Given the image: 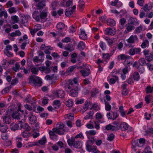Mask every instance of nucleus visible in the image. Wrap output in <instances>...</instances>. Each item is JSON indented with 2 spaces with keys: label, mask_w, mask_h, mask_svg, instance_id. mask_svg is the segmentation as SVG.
Listing matches in <instances>:
<instances>
[{
  "label": "nucleus",
  "mask_w": 153,
  "mask_h": 153,
  "mask_svg": "<svg viewBox=\"0 0 153 153\" xmlns=\"http://www.w3.org/2000/svg\"><path fill=\"white\" fill-rule=\"evenodd\" d=\"M79 81V79L78 77H75L73 80L70 79L68 81L69 84L65 87V89L67 88L71 89L70 95L72 97H75L77 95L78 92L77 89L74 88V87H77V85Z\"/></svg>",
  "instance_id": "obj_1"
},
{
  "label": "nucleus",
  "mask_w": 153,
  "mask_h": 153,
  "mask_svg": "<svg viewBox=\"0 0 153 153\" xmlns=\"http://www.w3.org/2000/svg\"><path fill=\"white\" fill-rule=\"evenodd\" d=\"M33 18L37 22H42L47 16V12L44 11H41L40 13L38 11L33 12L32 14Z\"/></svg>",
  "instance_id": "obj_2"
},
{
  "label": "nucleus",
  "mask_w": 153,
  "mask_h": 153,
  "mask_svg": "<svg viewBox=\"0 0 153 153\" xmlns=\"http://www.w3.org/2000/svg\"><path fill=\"white\" fill-rule=\"evenodd\" d=\"M121 72L120 70H117L116 69L113 70V71L107 77L108 81L110 84H114L118 80L119 78L117 76V73H120Z\"/></svg>",
  "instance_id": "obj_3"
},
{
  "label": "nucleus",
  "mask_w": 153,
  "mask_h": 153,
  "mask_svg": "<svg viewBox=\"0 0 153 153\" xmlns=\"http://www.w3.org/2000/svg\"><path fill=\"white\" fill-rule=\"evenodd\" d=\"M30 82L32 85L37 87L41 86L42 84V79L34 75H31L30 76Z\"/></svg>",
  "instance_id": "obj_4"
},
{
  "label": "nucleus",
  "mask_w": 153,
  "mask_h": 153,
  "mask_svg": "<svg viewBox=\"0 0 153 153\" xmlns=\"http://www.w3.org/2000/svg\"><path fill=\"white\" fill-rule=\"evenodd\" d=\"M64 95V92L63 90H55L52 92V94L49 96V97L52 100H53L55 98H62Z\"/></svg>",
  "instance_id": "obj_5"
},
{
  "label": "nucleus",
  "mask_w": 153,
  "mask_h": 153,
  "mask_svg": "<svg viewBox=\"0 0 153 153\" xmlns=\"http://www.w3.org/2000/svg\"><path fill=\"white\" fill-rule=\"evenodd\" d=\"M93 143V142L92 140H88L86 143V149L89 152H92L94 153H97L98 150L97 147L96 146H91Z\"/></svg>",
  "instance_id": "obj_6"
},
{
  "label": "nucleus",
  "mask_w": 153,
  "mask_h": 153,
  "mask_svg": "<svg viewBox=\"0 0 153 153\" xmlns=\"http://www.w3.org/2000/svg\"><path fill=\"white\" fill-rule=\"evenodd\" d=\"M50 138L53 140L56 141L58 139V136L56 134H63V133L57 129L53 128L52 131H50L49 133Z\"/></svg>",
  "instance_id": "obj_7"
},
{
  "label": "nucleus",
  "mask_w": 153,
  "mask_h": 153,
  "mask_svg": "<svg viewBox=\"0 0 153 153\" xmlns=\"http://www.w3.org/2000/svg\"><path fill=\"white\" fill-rule=\"evenodd\" d=\"M28 112L29 113L28 115L29 123L31 124H35L36 126H37L39 123L37 122L36 117L33 115L31 111Z\"/></svg>",
  "instance_id": "obj_8"
},
{
  "label": "nucleus",
  "mask_w": 153,
  "mask_h": 153,
  "mask_svg": "<svg viewBox=\"0 0 153 153\" xmlns=\"http://www.w3.org/2000/svg\"><path fill=\"white\" fill-rule=\"evenodd\" d=\"M25 116L26 115L24 116L23 119H22L19 122V124L21 128H23L27 131H28L30 130L31 128L29 126L27 123H24L25 120Z\"/></svg>",
  "instance_id": "obj_9"
},
{
  "label": "nucleus",
  "mask_w": 153,
  "mask_h": 153,
  "mask_svg": "<svg viewBox=\"0 0 153 153\" xmlns=\"http://www.w3.org/2000/svg\"><path fill=\"white\" fill-rule=\"evenodd\" d=\"M97 134L96 131L94 130H91L88 131H86L85 134L89 140H92L94 142L95 140L94 135Z\"/></svg>",
  "instance_id": "obj_10"
},
{
  "label": "nucleus",
  "mask_w": 153,
  "mask_h": 153,
  "mask_svg": "<svg viewBox=\"0 0 153 153\" xmlns=\"http://www.w3.org/2000/svg\"><path fill=\"white\" fill-rule=\"evenodd\" d=\"M44 54L42 52L39 53L38 56H35L33 58V61L34 62H42L44 60Z\"/></svg>",
  "instance_id": "obj_11"
},
{
  "label": "nucleus",
  "mask_w": 153,
  "mask_h": 153,
  "mask_svg": "<svg viewBox=\"0 0 153 153\" xmlns=\"http://www.w3.org/2000/svg\"><path fill=\"white\" fill-rule=\"evenodd\" d=\"M56 129H58L61 131L63 133V134L66 132L68 131L69 129L65 127H64V124L62 123H59L56 125Z\"/></svg>",
  "instance_id": "obj_12"
},
{
  "label": "nucleus",
  "mask_w": 153,
  "mask_h": 153,
  "mask_svg": "<svg viewBox=\"0 0 153 153\" xmlns=\"http://www.w3.org/2000/svg\"><path fill=\"white\" fill-rule=\"evenodd\" d=\"M126 41L129 43L134 44L138 42V40L136 35H132Z\"/></svg>",
  "instance_id": "obj_13"
},
{
  "label": "nucleus",
  "mask_w": 153,
  "mask_h": 153,
  "mask_svg": "<svg viewBox=\"0 0 153 153\" xmlns=\"http://www.w3.org/2000/svg\"><path fill=\"white\" fill-rule=\"evenodd\" d=\"M120 128L122 131H125L128 129V131H132V128L130 127L126 123L123 122L120 125Z\"/></svg>",
  "instance_id": "obj_14"
},
{
  "label": "nucleus",
  "mask_w": 153,
  "mask_h": 153,
  "mask_svg": "<svg viewBox=\"0 0 153 153\" xmlns=\"http://www.w3.org/2000/svg\"><path fill=\"white\" fill-rule=\"evenodd\" d=\"M118 70H120L121 72L120 73H117V74H120L121 75L120 77L123 80H124L126 78V74L128 73V68H123L122 70L118 69Z\"/></svg>",
  "instance_id": "obj_15"
},
{
  "label": "nucleus",
  "mask_w": 153,
  "mask_h": 153,
  "mask_svg": "<svg viewBox=\"0 0 153 153\" xmlns=\"http://www.w3.org/2000/svg\"><path fill=\"white\" fill-rule=\"evenodd\" d=\"M118 114L117 112H109L107 114V116L108 119H116L118 117Z\"/></svg>",
  "instance_id": "obj_16"
},
{
  "label": "nucleus",
  "mask_w": 153,
  "mask_h": 153,
  "mask_svg": "<svg viewBox=\"0 0 153 153\" xmlns=\"http://www.w3.org/2000/svg\"><path fill=\"white\" fill-rule=\"evenodd\" d=\"M76 6L74 5L71 8L66 9L65 11V14L67 16H70L72 15L74 10L76 9Z\"/></svg>",
  "instance_id": "obj_17"
},
{
  "label": "nucleus",
  "mask_w": 153,
  "mask_h": 153,
  "mask_svg": "<svg viewBox=\"0 0 153 153\" xmlns=\"http://www.w3.org/2000/svg\"><path fill=\"white\" fill-rule=\"evenodd\" d=\"M133 59L131 57L128 56L126 60L124 62V64L126 66H129L131 65Z\"/></svg>",
  "instance_id": "obj_18"
},
{
  "label": "nucleus",
  "mask_w": 153,
  "mask_h": 153,
  "mask_svg": "<svg viewBox=\"0 0 153 153\" xmlns=\"http://www.w3.org/2000/svg\"><path fill=\"white\" fill-rule=\"evenodd\" d=\"M115 30L111 28H107L105 30V33L107 35H113L115 33Z\"/></svg>",
  "instance_id": "obj_19"
},
{
  "label": "nucleus",
  "mask_w": 153,
  "mask_h": 153,
  "mask_svg": "<svg viewBox=\"0 0 153 153\" xmlns=\"http://www.w3.org/2000/svg\"><path fill=\"white\" fill-rule=\"evenodd\" d=\"M126 29L124 32L125 33H128L134 28V25H131L130 24L128 23L126 25Z\"/></svg>",
  "instance_id": "obj_20"
},
{
  "label": "nucleus",
  "mask_w": 153,
  "mask_h": 153,
  "mask_svg": "<svg viewBox=\"0 0 153 153\" xmlns=\"http://www.w3.org/2000/svg\"><path fill=\"white\" fill-rule=\"evenodd\" d=\"M80 72L82 74V76L85 77L89 75L90 73V70L88 68L82 69L80 71Z\"/></svg>",
  "instance_id": "obj_21"
},
{
  "label": "nucleus",
  "mask_w": 153,
  "mask_h": 153,
  "mask_svg": "<svg viewBox=\"0 0 153 153\" xmlns=\"http://www.w3.org/2000/svg\"><path fill=\"white\" fill-rule=\"evenodd\" d=\"M4 122L7 124H9L11 122L10 115L8 114L3 117Z\"/></svg>",
  "instance_id": "obj_22"
},
{
  "label": "nucleus",
  "mask_w": 153,
  "mask_h": 153,
  "mask_svg": "<svg viewBox=\"0 0 153 153\" xmlns=\"http://www.w3.org/2000/svg\"><path fill=\"white\" fill-rule=\"evenodd\" d=\"M25 115H21L17 111L14 112L12 115V117L13 119H20L21 117L24 118V116Z\"/></svg>",
  "instance_id": "obj_23"
},
{
  "label": "nucleus",
  "mask_w": 153,
  "mask_h": 153,
  "mask_svg": "<svg viewBox=\"0 0 153 153\" xmlns=\"http://www.w3.org/2000/svg\"><path fill=\"white\" fill-rule=\"evenodd\" d=\"M79 37L80 39L82 40L86 39L87 36L85 31L83 29L80 30V32L79 34Z\"/></svg>",
  "instance_id": "obj_24"
},
{
  "label": "nucleus",
  "mask_w": 153,
  "mask_h": 153,
  "mask_svg": "<svg viewBox=\"0 0 153 153\" xmlns=\"http://www.w3.org/2000/svg\"><path fill=\"white\" fill-rule=\"evenodd\" d=\"M2 9L3 10L0 11V18H1L3 16L5 19H7L8 16L7 12L4 8Z\"/></svg>",
  "instance_id": "obj_25"
},
{
  "label": "nucleus",
  "mask_w": 153,
  "mask_h": 153,
  "mask_svg": "<svg viewBox=\"0 0 153 153\" xmlns=\"http://www.w3.org/2000/svg\"><path fill=\"white\" fill-rule=\"evenodd\" d=\"M83 145L82 142L81 141H77L75 142L74 144V146L77 148H81Z\"/></svg>",
  "instance_id": "obj_26"
},
{
  "label": "nucleus",
  "mask_w": 153,
  "mask_h": 153,
  "mask_svg": "<svg viewBox=\"0 0 153 153\" xmlns=\"http://www.w3.org/2000/svg\"><path fill=\"white\" fill-rule=\"evenodd\" d=\"M129 23L131 25L134 24L135 23L139 24V22L136 18L134 17H131L129 20Z\"/></svg>",
  "instance_id": "obj_27"
},
{
  "label": "nucleus",
  "mask_w": 153,
  "mask_h": 153,
  "mask_svg": "<svg viewBox=\"0 0 153 153\" xmlns=\"http://www.w3.org/2000/svg\"><path fill=\"white\" fill-rule=\"evenodd\" d=\"M77 47L80 50H83L85 47V44L84 42L80 41L78 44Z\"/></svg>",
  "instance_id": "obj_28"
},
{
  "label": "nucleus",
  "mask_w": 153,
  "mask_h": 153,
  "mask_svg": "<svg viewBox=\"0 0 153 153\" xmlns=\"http://www.w3.org/2000/svg\"><path fill=\"white\" fill-rule=\"evenodd\" d=\"M134 80L137 81L140 79V76L139 74L137 72L134 73L132 76Z\"/></svg>",
  "instance_id": "obj_29"
},
{
  "label": "nucleus",
  "mask_w": 153,
  "mask_h": 153,
  "mask_svg": "<svg viewBox=\"0 0 153 153\" xmlns=\"http://www.w3.org/2000/svg\"><path fill=\"white\" fill-rule=\"evenodd\" d=\"M2 67L6 69L9 66L10 63L6 59H4L1 62Z\"/></svg>",
  "instance_id": "obj_30"
},
{
  "label": "nucleus",
  "mask_w": 153,
  "mask_h": 153,
  "mask_svg": "<svg viewBox=\"0 0 153 153\" xmlns=\"http://www.w3.org/2000/svg\"><path fill=\"white\" fill-rule=\"evenodd\" d=\"M20 19L22 23L25 25L27 23V20L26 16L23 14H20Z\"/></svg>",
  "instance_id": "obj_31"
},
{
  "label": "nucleus",
  "mask_w": 153,
  "mask_h": 153,
  "mask_svg": "<svg viewBox=\"0 0 153 153\" xmlns=\"http://www.w3.org/2000/svg\"><path fill=\"white\" fill-rule=\"evenodd\" d=\"M20 125L19 124H16L15 123H13L10 125V128L13 131H15L18 129L19 128Z\"/></svg>",
  "instance_id": "obj_32"
},
{
  "label": "nucleus",
  "mask_w": 153,
  "mask_h": 153,
  "mask_svg": "<svg viewBox=\"0 0 153 153\" xmlns=\"http://www.w3.org/2000/svg\"><path fill=\"white\" fill-rule=\"evenodd\" d=\"M128 56L125 54H121L119 55L117 57V59L118 60H121L125 61Z\"/></svg>",
  "instance_id": "obj_33"
},
{
  "label": "nucleus",
  "mask_w": 153,
  "mask_h": 153,
  "mask_svg": "<svg viewBox=\"0 0 153 153\" xmlns=\"http://www.w3.org/2000/svg\"><path fill=\"white\" fill-rule=\"evenodd\" d=\"M11 19L12 23L13 24H15L18 22L19 21V19L17 16L14 15L11 16Z\"/></svg>",
  "instance_id": "obj_34"
},
{
  "label": "nucleus",
  "mask_w": 153,
  "mask_h": 153,
  "mask_svg": "<svg viewBox=\"0 0 153 153\" xmlns=\"http://www.w3.org/2000/svg\"><path fill=\"white\" fill-rule=\"evenodd\" d=\"M45 0H42L37 4V7L40 9L43 8L45 6Z\"/></svg>",
  "instance_id": "obj_35"
},
{
  "label": "nucleus",
  "mask_w": 153,
  "mask_h": 153,
  "mask_svg": "<svg viewBox=\"0 0 153 153\" xmlns=\"http://www.w3.org/2000/svg\"><path fill=\"white\" fill-rule=\"evenodd\" d=\"M145 30V28L144 25H140L139 26L136 28L135 31H136L137 33H140L141 31Z\"/></svg>",
  "instance_id": "obj_36"
},
{
  "label": "nucleus",
  "mask_w": 153,
  "mask_h": 153,
  "mask_svg": "<svg viewBox=\"0 0 153 153\" xmlns=\"http://www.w3.org/2000/svg\"><path fill=\"white\" fill-rule=\"evenodd\" d=\"M119 110L121 116L122 117H124L126 115V111L124 110V107L123 105L119 106Z\"/></svg>",
  "instance_id": "obj_37"
},
{
  "label": "nucleus",
  "mask_w": 153,
  "mask_h": 153,
  "mask_svg": "<svg viewBox=\"0 0 153 153\" xmlns=\"http://www.w3.org/2000/svg\"><path fill=\"white\" fill-rule=\"evenodd\" d=\"M107 22L108 25L111 26H114L116 25V22L115 21L111 19L107 20Z\"/></svg>",
  "instance_id": "obj_38"
},
{
  "label": "nucleus",
  "mask_w": 153,
  "mask_h": 153,
  "mask_svg": "<svg viewBox=\"0 0 153 153\" xmlns=\"http://www.w3.org/2000/svg\"><path fill=\"white\" fill-rule=\"evenodd\" d=\"M22 35V33L19 30H16L15 32L11 33L10 34L11 36L14 37L16 36H20Z\"/></svg>",
  "instance_id": "obj_39"
},
{
  "label": "nucleus",
  "mask_w": 153,
  "mask_h": 153,
  "mask_svg": "<svg viewBox=\"0 0 153 153\" xmlns=\"http://www.w3.org/2000/svg\"><path fill=\"white\" fill-rule=\"evenodd\" d=\"M99 93L98 89L96 88H93L91 91V96L93 97L96 96Z\"/></svg>",
  "instance_id": "obj_40"
},
{
  "label": "nucleus",
  "mask_w": 153,
  "mask_h": 153,
  "mask_svg": "<svg viewBox=\"0 0 153 153\" xmlns=\"http://www.w3.org/2000/svg\"><path fill=\"white\" fill-rule=\"evenodd\" d=\"M145 140L144 138H141L139 140V143H137L135 146L142 147L143 146V144L145 143Z\"/></svg>",
  "instance_id": "obj_41"
},
{
  "label": "nucleus",
  "mask_w": 153,
  "mask_h": 153,
  "mask_svg": "<svg viewBox=\"0 0 153 153\" xmlns=\"http://www.w3.org/2000/svg\"><path fill=\"white\" fill-rule=\"evenodd\" d=\"M75 137H72L71 138V139L68 140V143L70 146H74V144L75 142Z\"/></svg>",
  "instance_id": "obj_42"
},
{
  "label": "nucleus",
  "mask_w": 153,
  "mask_h": 153,
  "mask_svg": "<svg viewBox=\"0 0 153 153\" xmlns=\"http://www.w3.org/2000/svg\"><path fill=\"white\" fill-rule=\"evenodd\" d=\"M61 105L60 101L58 100H56L54 101L53 102V106L55 108L59 107Z\"/></svg>",
  "instance_id": "obj_43"
},
{
  "label": "nucleus",
  "mask_w": 153,
  "mask_h": 153,
  "mask_svg": "<svg viewBox=\"0 0 153 153\" xmlns=\"http://www.w3.org/2000/svg\"><path fill=\"white\" fill-rule=\"evenodd\" d=\"M149 46V41L147 40H144L141 45V47L143 48H145Z\"/></svg>",
  "instance_id": "obj_44"
},
{
  "label": "nucleus",
  "mask_w": 153,
  "mask_h": 153,
  "mask_svg": "<svg viewBox=\"0 0 153 153\" xmlns=\"http://www.w3.org/2000/svg\"><path fill=\"white\" fill-rule=\"evenodd\" d=\"M56 27L58 30H61L65 27V24L62 22H59L57 24Z\"/></svg>",
  "instance_id": "obj_45"
},
{
  "label": "nucleus",
  "mask_w": 153,
  "mask_h": 153,
  "mask_svg": "<svg viewBox=\"0 0 153 153\" xmlns=\"http://www.w3.org/2000/svg\"><path fill=\"white\" fill-rule=\"evenodd\" d=\"M75 68L76 66L74 65L69 67L66 72V74L67 75L70 74L73 71L74 69Z\"/></svg>",
  "instance_id": "obj_46"
},
{
  "label": "nucleus",
  "mask_w": 153,
  "mask_h": 153,
  "mask_svg": "<svg viewBox=\"0 0 153 153\" xmlns=\"http://www.w3.org/2000/svg\"><path fill=\"white\" fill-rule=\"evenodd\" d=\"M74 113H70L65 115V117L66 119H68L72 120L74 119Z\"/></svg>",
  "instance_id": "obj_47"
},
{
  "label": "nucleus",
  "mask_w": 153,
  "mask_h": 153,
  "mask_svg": "<svg viewBox=\"0 0 153 153\" xmlns=\"http://www.w3.org/2000/svg\"><path fill=\"white\" fill-rule=\"evenodd\" d=\"M7 128V126L6 125L0 126V131L4 133L6 132Z\"/></svg>",
  "instance_id": "obj_48"
},
{
  "label": "nucleus",
  "mask_w": 153,
  "mask_h": 153,
  "mask_svg": "<svg viewBox=\"0 0 153 153\" xmlns=\"http://www.w3.org/2000/svg\"><path fill=\"white\" fill-rule=\"evenodd\" d=\"M105 129L107 130L114 131L116 129V127L111 124H109L106 126Z\"/></svg>",
  "instance_id": "obj_49"
},
{
  "label": "nucleus",
  "mask_w": 153,
  "mask_h": 153,
  "mask_svg": "<svg viewBox=\"0 0 153 153\" xmlns=\"http://www.w3.org/2000/svg\"><path fill=\"white\" fill-rule=\"evenodd\" d=\"M105 108L106 111H109L111 110V107L108 102L105 101Z\"/></svg>",
  "instance_id": "obj_50"
},
{
  "label": "nucleus",
  "mask_w": 153,
  "mask_h": 153,
  "mask_svg": "<svg viewBox=\"0 0 153 153\" xmlns=\"http://www.w3.org/2000/svg\"><path fill=\"white\" fill-rule=\"evenodd\" d=\"M47 141L46 138L45 136H44L42 139L39 140V143L41 145L45 144Z\"/></svg>",
  "instance_id": "obj_51"
},
{
  "label": "nucleus",
  "mask_w": 153,
  "mask_h": 153,
  "mask_svg": "<svg viewBox=\"0 0 153 153\" xmlns=\"http://www.w3.org/2000/svg\"><path fill=\"white\" fill-rule=\"evenodd\" d=\"M102 58L103 59L105 60L108 61L110 59L109 54V53H104L102 54Z\"/></svg>",
  "instance_id": "obj_52"
},
{
  "label": "nucleus",
  "mask_w": 153,
  "mask_h": 153,
  "mask_svg": "<svg viewBox=\"0 0 153 153\" xmlns=\"http://www.w3.org/2000/svg\"><path fill=\"white\" fill-rule=\"evenodd\" d=\"M99 45L102 50L104 51L106 49V46L105 43L103 42H100L99 43Z\"/></svg>",
  "instance_id": "obj_53"
},
{
  "label": "nucleus",
  "mask_w": 153,
  "mask_h": 153,
  "mask_svg": "<svg viewBox=\"0 0 153 153\" xmlns=\"http://www.w3.org/2000/svg\"><path fill=\"white\" fill-rule=\"evenodd\" d=\"M9 136L7 133H2L1 134V137L3 140H6L8 138Z\"/></svg>",
  "instance_id": "obj_54"
},
{
  "label": "nucleus",
  "mask_w": 153,
  "mask_h": 153,
  "mask_svg": "<svg viewBox=\"0 0 153 153\" xmlns=\"http://www.w3.org/2000/svg\"><path fill=\"white\" fill-rule=\"evenodd\" d=\"M39 71V69L37 68L33 67L31 69V72L33 74H37Z\"/></svg>",
  "instance_id": "obj_55"
},
{
  "label": "nucleus",
  "mask_w": 153,
  "mask_h": 153,
  "mask_svg": "<svg viewBox=\"0 0 153 153\" xmlns=\"http://www.w3.org/2000/svg\"><path fill=\"white\" fill-rule=\"evenodd\" d=\"M146 92L147 94L152 93L153 92L152 89L150 85L148 86L146 88Z\"/></svg>",
  "instance_id": "obj_56"
},
{
  "label": "nucleus",
  "mask_w": 153,
  "mask_h": 153,
  "mask_svg": "<svg viewBox=\"0 0 153 153\" xmlns=\"http://www.w3.org/2000/svg\"><path fill=\"white\" fill-rule=\"evenodd\" d=\"M115 135L112 133L108 135L107 140L109 141H112L114 138Z\"/></svg>",
  "instance_id": "obj_57"
},
{
  "label": "nucleus",
  "mask_w": 153,
  "mask_h": 153,
  "mask_svg": "<svg viewBox=\"0 0 153 153\" xmlns=\"http://www.w3.org/2000/svg\"><path fill=\"white\" fill-rule=\"evenodd\" d=\"M21 2L23 4L25 8H26L28 7V2L26 0H21Z\"/></svg>",
  "instance_id": "obj_58"
},
{
  "label": "nucleus",
  "mask_w": 153,
  "mask_h": 153,
  "mask_svg": "<svg viewBox=\"0 0 153 153\" xmlns=\"http://www.w3.org/2000/svg\"><path fill=\"white\" fill-rule=\"evenodd\" d=\"M105 40L107 41V42L110 45H112L113 42V40L112 39H110L108 37H106L105 38Z\"/></svg>",
  "instance_id": "obj_59"
},
{
  "label": "nucleus",
  "mask_w": 153,
  "mask_h": 153,
  "mask_svg": "<svg viewBox=\"0 0 153 153\" xmlns=\"http://www.w3.org/2000/svg\"><path fill=\"white\" fill-rule=\"evenodd\" d=\"M67 106L68 107L72 106L73 104V100L71 99L68 100L66 103Z\"/></svg>",
  "instance_id": "obj_60"
},
{
  "label": "nucleus",
  "mask_w": 153,
  "mask_h": 153,
  "mask_svg": "<svg viewBox=\"0 0 153 153\" xmlns=\"http://www.w3.org/2000/svg\"><path fill=\"white\" fill-rule=\"evenodd\" d=\"M152 98V96L150 95H148L145 97V100L147 103H149Z\"/></svg>",
  "instance_id": "obj_61"
},
{
  "label": "nucleus",
  "mask_w": 153,
  "mask_h": 153,
  "mask_svg": "<svg viewBox=\"0 0 153 153\" xmlns=\"http://www.w3.org/2000/svg\"><path fill=\"white\" fill-rule=\"evenodd\" d=\"M12 87L11 85L8 86L7 87L5 88L3 90L2 92L4 94H5L8 92L9 90Z\"/></svg>",
  "instance_id": "obj_62"
},
{
  "label": "nucleus",
  "mask_w": 153,
  "mask_h": 153,
  "mask_svg": "<svg viewBox=\"0 0 153 153\" xmlns=\"http://www.w3.org/2000/svg\"><path fill=\"white\" fill-rule=\"evenodd\" d=\"M146 60L149 61H151L153 59V56L152 54H148L146 57Z\"/></svg>",
  "instance_id": "obj_63"
},
{
  "label": "nucleus",
  "mask_w": 153,
  "mask_h": 153,
  "mask_svg": "<svg viewBox=\"0 0 153 153\" xmlns=\"http://www.w3.org/2000/svg\"><path fill=\"white\" fill-rule=\"evenodd\" d=\"M143 152L144 153H152V152L151 151V149L149 146H147L144 149Z\"/></svg>",
  "instance_id": "obj_64"
}]
</instances>
